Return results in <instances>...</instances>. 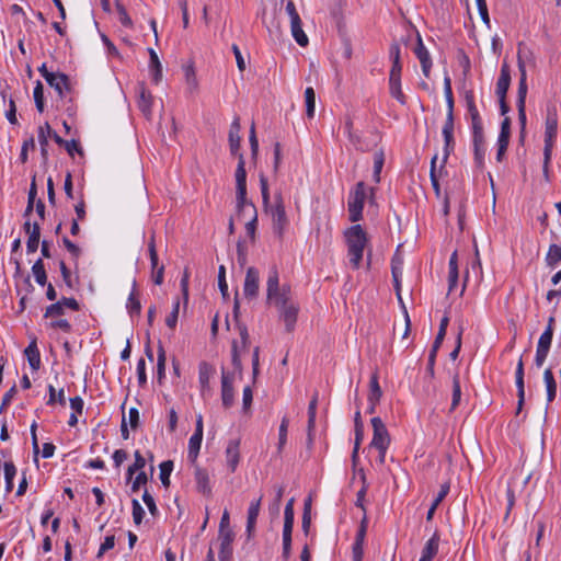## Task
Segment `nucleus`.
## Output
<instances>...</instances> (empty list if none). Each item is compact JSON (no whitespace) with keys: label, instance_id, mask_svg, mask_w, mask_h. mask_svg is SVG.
Wrapping results in <instances>:
<instances>
[{"label":"nucleus","instance_id":"14","mask_svg":"<svg viewBox=\"0 0 561 561\" xmlns=\"http://www.w3.org/2000/svg\"><path fill=\"white\" fill-rule=\"evenodd\" d=\"M558 131V115L554 108H549L546 117L545 142L554 144Z\"/></svg>","mask_w":561,"mask_h":561},{"label":"nucleus","instance_id":"47","mask_svg":"<svg viewBox=\"0 0 561 561\" xmlns=\"http://www.w3.org/2000/svg\"><path fill=\"white\" fill-rule=\"evenodd\" d=\"M48 392H49V398H48V401H47L48 405H53L55 403H59L61 405L66 404V398H65L64 389H60L58 392H56V389L54 388V386L49 385L48 386Z\"/></svg>","mask_w":561,"mask_h":561},{"label":"nucleus","instance_id":"39","mask_svg":"<svg viewBox=\"0 0 561 561\" xmlns=\"http://www.w3.org/2000/svg\"><path fill=\"white\" fill-rule=\"evenodd\" d=\"M317 405H318V392L316 391L311 401L308 405V435H311V432L316 425V414H317Z\"/></svg>","mask_w":561,"mask_h":561},{"label":"nucleus","instance_id":"37","mask_svg":"<svg viewBox=\"0 0 561 561\" xmlns=\"http://www.w3.org/2000/svg\"><path fill=\"white\" fill-rule=\"evenodd\" d=\"M442 134L444 137L445 145H444V154H443V159H442L440 169H444V167L448 160V157L455 149V139H454V133H442Z\"/></svg>","mask_w":561,"mask_h":561},{"label":"nucleus","instance_id":"27","mask_svg":"<svg viewBox=\"0 0 561 561\" xmlns=\"http://www.w3.org/2000/svg\"><path fill=\"white\" fill-rule=\"evenodd\" d=\"M543 380L547 387V400L548 402H552L556 399L557 394V383L554 380L552 369L550 367L545 370Z\"/></svg>","mask_w":561,"mask_h":561},{"label":"nucleus","instance_id":"12","mask_svg":"<svg viewBox=\"0 0 561 561\" xmlns=\"http://www.w3.org/2000/svg\"><path fill=\"white\" fill-rule=\"evenodd\" d=\"M240 129H241L240 119H239V117H236L233 119V122L231 123L228 140H229V148H230L231 154L238 156V157H239V154H241L239 152L240 147H241Z\"/></svg>","mask_w":561,"mask_h":561},{"label":"nucleus","instance_id":"16","mask_svg":"<svg viewBox=\"0 0 561 561\" xmlns=\"http://www.w3.org/2000/svg\"><path fill=\"white\" fill-rule=\"evenodd\" d=\"M232 313H233V319L236 321V324H237V328L239 331V335L241 339V348L247 350L248 345H249V332H248L245 324L239 322L240 302L238 299V293L236 294V297H234Z\"/></svg>","mask_w":561,"mask_h":561},{"label":"nucleus","instance_id":"2","mask_svg":"<svg viewBox=\"0 0 561 561\" xmlns=\"http://www.w3.org/2000/svg\"><path fill=\"white\" fill-rule=\"evenodd\" d=\"M345 238L350 263L354 270H357L360 266L364 250L368 242L367 233L360 225H355L345 231Z\"/></svg>","mask_w":561,"mask_h":561},{"label":"nucleus","instance_id":"40","mask_svg":"<svg viewBox=\"0 0 561 561\" xmlns=\"http://www.w3.org/2000/svg\"><path fill=\"white\" fill-rule=\"evenodd\" d=\"M561 261V245L551 244L546 255V263L550 267H554Z\"/></svg>","mask_w":561,"mask_h":561},{"label":"nucleus","instance_id":"26","mask_svg":"<svg viewBox=\"0 0 561 561\" xmlns=\"http://www.w3.org/2000/svg\"><path fill=\"white\" fill-rule=\"evenodd\" d=\"M148 53L150 56V71L152 75V80L154 83H158L162 78V66L154 49L149 48Z\"/></svg>","mask_w":561,"mask_h":561},{"label":"nucleus","instance_id":"24","mask_svg":"<svg viewBox=\"0 0 561 561\" xmlns=\"http://www.w3.org/2000/svg\"><path fill=\"white\" fill-rule=\"evenodd\" d=\"M215 373V368L207 362H201L198 365V380L201 383L202 391L208 388L209 380Z\"/></svg>","mask_w":561,"mask_h":561},{"label":"nucleus","instance_id":"55","mask_svg":"<svg viewBox=\"0 0 561 561\" xmlns=\"http://www.w3.org/2000/svg\"><path fill=\"white\" fill-rule=\"evenodd\" d=\"M553 333H551L550 328H546L542 334L539 337L537 347L543 348L546 351L550 350L552 342Z\"/></svg>","mask_w":561,"mask_h":561},{"label":"nucleus","instance_id":"17","mask_svg":"<svg viewBox=\"0 0 561 561\" xmlns=\"http://www.w3.org/2000/svg\"><path fill=\"white\" fill-rule=\"evenodd\" d=\"M239 447H240V440L231 439V440H229L227 448H226L227 465L231 472L236 471L238 463H239V459H240Z\"/></svg>","mask_w":561,"mask_h":561},{"label":"nucleus","instance_id":"45","mask_svg":"<svg viewBox=\"0 0 561 561\" xmlns=\"http://www.w3.org/2000/svg\"><path fill=\"white\" fill-rule=\"evenodd\" d=\"M383 163H385V153H383V151L379 150V151L375 152V154H374V175H373V178H374V181L376 183L380 182V173H381Z\"/></svg>","mask_w":561,"mask_h":561},{"label":"nucleus","instance_id":"28","mask_svg":"<svg viewBox=\"0 0 561 561\" xmlns=\"http://www.w3.org/2000/svg\"><path fill=\"white\" fill-rule=\"evenodd\" d=\"M41 239V227L38 222H33V228L31 234H28L26 241V251L27 253H34L37 251Z\"/></svg>","mask_w":561,"mask_h":561},{"label":"nucleus","instance_id":"31","mask_svg":"<svg viewBox=\"0 0 561 561\" xmlns=\"http://www.w3.org/2000/svg\"><path fill=\"white\" fill-rule=\"evenodd\" d=\"M202 440H203V436L197 435V434H193L190 437L187 458L193 463L196 461V459L198 457V453H199V449H201Z\"/></svg>","mask_w":561,"mask_h":561},{"label":"nucleus","instance_id":"43","mask_svg":"<svg viewBox=\"0 0 561 561\" xmlns=\"http://www.w3.org/2000/svg\"><path fill=\"white\" fill-rule=\"evenodd\" d=\"M165 351L161 343L158 346V360H157V375L158 380L161 382L162 378L165 376Z\"/></svg>","mask_w":561,"mask_h":561},{"label":"nucleus","instance_id":"63","mask_svg":"<svg viewBox=\"0 0 561 561\" xmlns=\"http://www.w3.org/2000/svg\"><path fill=\"white\" fill-rule=\"evenodd\" d=\"M34 148H35V140H34V137L31 136L28 139L24 140L22 148H21L20 160L22 163H25L27 161L28 149H34Z\"/></svg>","mask_w":561,"mask_h":561},{"label":"nucleus","instance_id":"61","mask_svg":"<svg viewBox=\"0 0 561 561\" xmlns=\"http://www.w3.org/2000/svg\"><path fill=\"white\" fill-rule=\"evenodd\" d=\"M48 327L51 329H60L66 333H70L72 331L71 323L66 319L53 320L48 323Z\"/></svg>","mask_w":561,"mask_h":561},{"label":"nucleus","instance_id":"33","mask_svg":"<svg viewBox=\"0 0 561 561\" xmlns=\"http://www.w3.org/2000/svg\"><path fill=\"white\" fill-rule=\"evenodd\" d=\"M389 91L392 98L398 100L402 105L405 104L407 98L401 89V78H389Z\"/></svg>","mask_w":561,"mask_h":561},{"label":"nucleus","instance_id":"3","mask_svg":"<svg viewBox=\"0 0 561 561\" xmlns=\"http://www.w3.org/2000/svg\"><path fill=\"white\" fill-rule=\"evenodd\" d=\"M266 299L276 308L291 301L290 287L287 285L279 286V275L276 266H273L266 280Z\"/></svg>","mask_w":561,"mask_h":561},{"label":"nucleus","instance_id":"4","mask_svg":"<svg viewBox=\"0 0 561 561\" xmlns=\"http://www.w3.org/2000/svg\"><path fill=\"white\" fill-rule=\"evenodd\" d=\"M366 199V184L360 181L356 183L355 187L350 192L347 199V209L350 220L357 222L363 218V209Z\"/></svg>","mask_w":561,"mask_h":561},{"label":"nucleus","instance_id":"15","mask_svg":"<svg viewBox=\"0 0 561 561\" xmlns=\"http://www.w3.org/2000/svg\"><path fill=\"white\" fill-rule=\"evenodd\" d=\"M518 70L520 73L519 82H518V91H517V102L516 105H526V96H527V73L524 61L518 55Z\"/></svg>","mask_w":561,"mask_h":561},{"label":"nucleus","instance_id":"11","mask_svg":"<svg viewBox=\"0 0 561 561\" xmlns=\"http://www.w3.org/2000/svg\"><path fill=\"white\" fill-rule=\"evenodd\" d=\"M515 382L517 388V413H519L523 409L525 402V381H524V362L523 357L518 359L516 371H515Z\"/></svg>","mask_w":561,"mask_h":561},{"label":"nucleus","instance_id":"58","mask_svg":"<svg viewBox=\"0 0 561 561\" xmlns=\"http://www.w3.org/2000/svg\"><path fill=\"white\" fill-rule=\"evenodd\" d=\"M115 546V536L114 535H108L104 538V541L101 543L100 546V549L98 551V554L96 557L98 558H102L103 554L110 550V549H113Z\"/></svg>","mask_w":561,"mask_h":561},{"label":"nucleus","instance_id":"53","mask_svg":"<svg viewBox=\"0 0 561 561\" xmlns=\"http://www.w3.org/2000/svg\"><path fill=\"white\" fill-rule=\"evenodd\" d=\"M115 5H116L117 13L119 15L121 23L126 27H131L133 21L126 11V8L118 0H116Z\"/></svg>","mask_w":561,"mask_h":561},{"label":"nucleus","instance_id":"49","mask_svg":"<svg viewBox=\"0 0 561 561\" xmlns=\"http://www.w3.org/2000/svg\"><path fill=\"white\" fill-rule=\"evenodd\" d=\"M436 161H437V154H435L432 160H431V170H430V178H431V183H432V186L435 191V194L437 196H439L440 194V186H439V182H438V178L436 175Z\"/></svg>","mask_w":561,"mask_h":561},{"label":"nucleus","instance_id":"50","mask_svg":"<svg viewBox=\"0 0 561 561\" xmlns=\"http://www.w3.org/2000/svg\"><path fill=\"white\" fill-rule=\"evenodd\" d=\"M289 420L288 417L284 416L280 425H279V433H278V450L280 451L283 447L285 446L287 442V431H288Z\"/></svg>","mask_w":561,"mask_h":561},{"label":"nucleus","instance_id":"62","mask_svg":"<svg viewBox=\"0 0 561 561\" xmlns=\"http://www.w3.org/2000/svg\"><path fill=\"white\" fill-rule=\"evenodd\" d=\"M466 104L470 118L480 115L474 103V96L471 91L466 93Z\"/></svg>","mask_w":561,"mask_h":561},{"label":"nucleus","instance_id":"13","mask_svg":"<svg viewBox=\"0 0 561 561\" xmlns=\"http://www.w3.org/2000/svg\"><path fill=\"white\" fill-rule=\"evenodd\" d=\"M511 84V70L510 66L504 62L501 68L500 77L496 82L495 93L499 99H506L507 91Z\"/></svg>","mask_w":561,"mask_h":561},{"label":"nucleus","instance_id":"6","mask_svg":"<svg viewBox=\"0 0 561 561\" xmlns=\"http://www.w3.org/2000/svg\"><path fill=\"white\" fill-rule=\"evenodd\" d=\"M260 288V272L256 267L251 266L247 270L243 295L247 299L253 300L259 295Z\"/></svg>","mask_w":561,"mask_h":561},{"label":"nucleus","instance_id":"46","mask_svg":"<svg viewBox=\"0 0 561 561\" xmlns=\"http://www.w3.org/2000/svg\"><path fill=\"white\" fill-rule=\"evenodd\" d=\"M33 96L35 101V106L39 113L44 112L45 103H44V87L43 83L38 80L35 84Z\"/></svg>","mask_w":561,"mask_h":561},{"label":"nucleus","instance_id":"30","mask_svg":"<svg viewBox=\"0 0 561 561\" xmlns=\"http://www.w3.org/2000/svg\"><path fill=\"white\" fill-rule=\"evenodd\" d=\"M237 208L245 209L250 213L256 211L254 204L247 198V187H237Z\"/></svg>","mask_w":561,"mask_h":561},{"label":"nucleus","instance_id":"42","mask_svg":"<svg viewBox=\"0 0 561 561\" xmlns=\"http://www.w3.org/2000/svg\"><path fill=\"white\" fill-rule=\"evenodd\" d=\"M460 399H461V387H460V377H459V374H455L453 376V398H451V407H450V410H455L459 403H460Z\"/></svg>","mask_w":561,"mask_h":561},{"label":"nucleus","instance_id":"18","mask_svg":"<svg viewBox=\"0 0 561 561\" xmlns=\"http://www.w3.org/2000/svg\"><path fill=\"white\" fill-rule=\"evenodd\" d=\"M24 355L27 358V362L33 370H38L41 368V353L37 346V339L33 337L24 350Z\"/></svg>","mask_w":561,"mask_h":561},{"label":"nucleus","instance_id":"48","mask_svg":"<svg viewBox=\"0 0 561 561\" xmlns=\"http://www.w3.org/2000/svg\"><path fill=\"white\" fill-rule=\"evenodd\" d=\"M179 311H180V300L176 299L173 304L172 311L170 314L165 318V324L169 329L174 330L178 323L179 318Z\"/></svg>","mask_w":561,"mask_h":561},{"label":"nucleus","instance_id":"60","mask_svg":"<svg viewBox=\"0 0 561 561\" xmlns=\"http://www.w3.org/2000/svg\"><path fill=\"white\" fill-rule=\"evenodd\" d=\"M62 147L66 149L68 154L71 157H73L75 152H78L79 154H83V150H82L79 141L76 139L66 140Z\"/></svg>","mask_w":561,"mask_h":561},{"label":"nucleus","instance_id":"36","mask_svg":"<svg viewBox=\"0 0 561 561\" xmlns=\"http://www.w3.org/2000/svg\"><path fill=\"white\" fill-rule=\"evenodd\" d=\"M32 273L35 277V280L38 285L45 286L47 283V274L45 270V265L42 259H38L32 266Z\"/></svg>","mask_w":561,"mask_h":561},{"label":"nucleus","instance_id":"7","mask_svg":"<svg viewBox=\"0 0 561 561\" xmlns=\"http://www.w3.org/2000/svg\"><path fill=\"white\" fill-rule=\"evenodd\" d=\"M279 318L284 321L286 331L291 332L295 329L299 306L293 300L278 307Z\"/></svg>","mask_w":561,"mask_h":561},{"label":"nucleus","instance_id":"51","mask_svg":"<svg viewBox=\"0 0 561 561\" xmlns=\"http://www.w3.org/2000/svg\"><path fill=\"white\" fill-rule=\"evenodd\" d=\"M354 423H355V442L354 443H356L357 446H360L362 440L364 438V425H363V422L360 419L359 411H357L355 413Z\"/></svg>","mask_w":561,"mask_h":561},{"label":"nucleus","instance_id":"59","mask_svg":"<svg viewBox=\"0 0 561 561\" xmlns=\"http://www.w3.org/2000/svg\"><path fill=\"white\" fill-rule=\"evenodd\" d=\"M218 287L224 296L226 298L228 296V284L226 282V270L224 265L219 266L218 271Z\"/></svg>","mask_w":561,"mask_h":561},{"label":"nucleus","instance_id":"19","mask_svg":"<svg viewBox=\"0 0 561 561\" xmlns=\"http://www.w3.org/2000/svg\"><path fill=\"white\" fill-rule=\"evenodd\" d=\"M220 541L219 561H230L232 558V542L234 534L218 535Z\"/></svg>","mask_w":561,"mask_h":561},{"label":"nucleus","instance_id":"9","mask_svg":"<svg viewBox=\"0 0 561 561\" xmlns=\"http://www.w3.org/2000/svg\"><path fill=\"white\" fill-rule=\"evenodd\" d=\"M413 51H414L415 56L417 57V59L420 60L423 75L426 78H428L431 68H432V59H431L428 50L426 49V47L423 44V41H422V37L420 34H417L416 45H415Z\"/></svg>","mask_w":561,"mask_h":561},{"label":"nucleus","instance_id":"10","mask_svg":"<svg viewBox=\"0 0 561 561\" xmlns=\"http://www.w3.org/2000/svg\"><path fill=\"white\" fill-rule=\"evenodd\" d=\"M46 82L57 92L59 98H65L66 93L70 91V80L66 73L54 72L53 76L47 78Z\"/></svg>","mask_w":561,"mask_h":561},{"label":"nucleus","instance_id":"54","mask_svg":"<svg viewBox=\"0 0 561 561\" xmlns=\"http://www.w3.org/2000/svg\"><path fill=\"white\" fill-rule=\"evenodd\" d=\"M237 261L240 266H244L248 261V249L243 240L237 242Z\"/></svg>","mask_w":561,"mask_h":561},{"label":"nucleus","instance_id":"20","mask_svg":"<svg viewBox=\"0 0 561 561\" xmlns=\"http://www.w3.org/2000/svg\"><path fill=\"white\" fill-rule=\"evenodd\" d=\"M261 501L262 496H260L256 501L251 502L249 506L247 518L248 537H251L254 531L256 519L260 514Z\"/></svg>","mask_w":561,"mask_h":561},{"label":"nucleus","instance_id":"21","mask_svg":"<svg viewBox=\"0 0 561 561\" xmlns=\"http://www.w3.org/2000/svg\"><path fill=\"white\" fill-rule=\"evenodd\" d=\"M138 108L141 111V113L147 117L150 118L151 116V106H152V95L151 93L146 90L145 87H140L139 89V95H138Z\"/></svg>","mask_w":561,"mask_h":561},{"label":"nucleus","instance_id":"22","mask_svg":"<svg viewBox=\"0 0 561 561\" xmlns=\"http://www.w3.org/2000/svg\"><path fill=\"white\" fill-rule=\"evenodd\" d=\"M195 481L197 485V490L203 494L209 495L211 493V488L209 483V476L206 469L196 467L195 469Z\"/></svg>","mask_w":561,"mask_h":561},{"label":"nucleus","instance_id":"56","mask_svg":"<svg viewBox=\"0 0 561 561\" xmlns=\"http://www.w3.org/2000/svg\"><path fill=\"white\" fill-rule=\"evenodd\" d=\"M256 225L257 211L250 213V220L245 224V231L247 234L252 239V241L255 240Z\"/></svg>","mask_w":561,"mask_h":561},{"label":"nucleus","instance_id":"32","mask_svg":"<svg viewBox=\"0 0 561 561\" xmlns=\"http://www.w3.org/2000/svg\"><path fill=\"white\" fill-rule=\"evenodd\" d=\"M438 545H439V535L437 531L434 533L431 539L427 540L425 543L422 556L433 560V558L436 556L438 551Z\"/></svg>","mask_w":561,"mask_h":561},{"label":"nucleus","instance_id":"44","mask_svg":"<svg viewBox=\"0 0 561 561\" xmlns=\"http://www.w3.org/2000/svg\"><path fill=\"white\" fill-rule=\"evenodd\" d=\"M173 470V461L167 460L160 463V480L164 488L170 485V474Z\"/></svg>","mask_w":561,"mask_h":561},{"label":"nucleus","instance_id":"5","mask_svg":"<svg viewBox=\"0 0 561 561\" xmlns=\"http://www.w3.org/2000/svg\"><path fill=\"white\" fill-rule=\"evenodd\" d=\"M373 426V439L370 446L376 449L388 448L390 444V436L388 430L379 416H375L370 421Z\"/></svg>","mask_w":561,"mask_h":561},{"label":"nucleus","instance_id":"23","mask_svg":"<svg viewBox=\"0 0 561 561\" xmlns=\"http://www.w3.org/2000/svg\"><path fill=\"white\" fill-rule=\"evenodd\" d=\"M50 133H53V129L48 123H45L44 126H39L38 128V142L41 146V156L44 162L48 160L47 146Z\"/></svg>","mask_w":561,"mask_h":561},{"label":"nucleus","instance_id":"57","mask_svg":"<svg viewBox=\"0 0 561 561\" xmlns=\"http://www.w3.org/2000/svg\"><path fill=\"white\" fill-rule=\"evenodd\" d=\"M131 506H133L134 523L136 525H139V524H141L142 518L145 516V511H144L142 506L140 505V503L138 502V500H136V499H134L131 501Z\"/></svg>","mask_w":561,"mask_h":561},{"label":"nucleus","instance_id":"25","mask_svg":"<svg viewBox=\"0 0 561 561\" xmlns=\"http://www.w3.org/2000/svg\"><path fill=\"white\" fill-rule=\"evenodd\" d=\"M381 397H382V390L379 386L378 373L376 370L370 376L368 402L369 403L379 402Z\"/></svg>","mask_w":561,"mask_h":561},{"label":"nucleus","instance_id":"38","mask_svg":"<svg viewBox=\"0 0 561 561\" xmlns=\"http://www.w3.org/2000/svg\"><path fill=\"white\" fill-rule=\"evenodd\" d=\"M126 307L130 316L140 313L141 305L136 293V280L133 283V290L129 294Z\"/></svg>","mask_w":561,"mask_h":561},{"label":"nucleus","instance_id":"52","mask_svg":"<svg viewBox=\"0 0 561 561\" xmlns=\"http://www.w3.org/2000/svg\"><path fill=\"white\" fill-rule=\"evenodd\" d=\"M65 313V308L60 300L48 306L45 310L44 318L60 317Z\"/></svg>","mask_w":561,"mask_h":561},{"label":"nucleus","instance_id":"8","mask_svg":"<svg viewBox=\"0 0 561 561\" xmlns=\"http://www.w3.org/2000/svg\"><path fill=\"white\" fill-rule=\"evenodd\" d=\"M233 375L222 369L221 371V401L225 409H229L234 403Z\"/></svg>","mask_w":561,"mask_h":561},{"label":"nucleus","instance_id":"64","mask_svg":"<svg viewBox=\"0 0 561 561\" xmlns=\"http://www.w3.org/2000/svg\"><path fill=\"white\" fill-rule=\"evenodd\" d=\"M62 243L65 248L68 250V252L72 255V257L77 261L81 255V249L72 241H70L67 237L62 238Z\"/></svg>","mask_w":561,"mask_h":561},{"label":"nucleus","instance_id":"29","mask_svg":"<svg viewBox=\"0 0 561 561\" xmlns=\"http://www.w3.org/2000/svg\"><path fill=\"white\" fill-rule=\"evenodd\" d=\"M291 35L300 46L308 44V37L302 30L301 19L290 21Z\"/></svg>","mask_w":561,"mask_h":561},{"label":"nucleus","instance_id":"1","mask_svg":"<svg viewBox=\"0 0 561 561\" xmlns=\"http://www.w3.org/2000/svg\"><path fill=\"white\" fill-rule=\"evenodd\" d=\"M260 186L263 206L265 211L272 218L273 231L278 238H283L284 232L289 225L283 195L282 193L275 194L274 203L271 204L268 183L266 176L263 173L260 174Z\"/></svg>","mask_w":561,"mask_h":561},{"label":"nucleus","instance_id":"35","mask_svg":"<svg viewBox=\"0 0 561 561\" xmlns=\"http://www.w3.org/2000/svg\"><path fill=\"white\" fill-rule=\"evenodd\" d=\"M5 492L10 493L13 490V480L16 474V467L12 461H5L3 465Z\"/></svg>","mask_w":561,"mask_h":561},{"label":"nucleus","instance_id":"34","mask_svg":"<svg viewBox=\"0 0 561 561\" xmlns=\"http://www.w3.org/2000/svg\"><path fill=\"white\" fill-rule=\"evenodd\" d=\"M236 186L237 187H247V171H245V160L243 154H239L238 165L236 169Z\"/></svg>","mask_w":561,"mask_h":561},{"label":"nucleus","instance_id":"41","mask_svg":"<svg viewBox=\"0 0 561 561\" xmlns=\"http://www.w3.org/2000/svg\"><path fill=\"white\" fill-rule=\"evenodd\" d=\"M305 102H306V114L309 118L314 116L316 108V93L313 88L309 87L305 91Z\"/></svg>","mask_w":561,"mask_h":561}]
</instances>
